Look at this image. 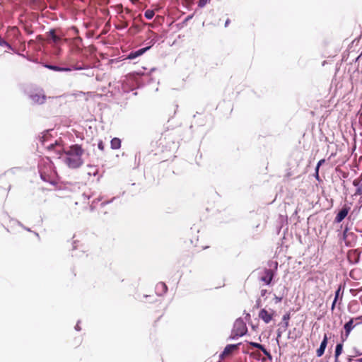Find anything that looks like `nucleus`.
I'll use <instances>...</instances> for the list:
<instances>
[{
    "mask_svg": "<svg viewBox=\"0 0 362 362\" xmlns=\"http://www.w3.org/2000/svg\"><path fill=\"white\" fill-rule=\"evenodd\" d=\"M65 162L70 168H78L79 167L83 161L81 159V156L83 154V151L81 147L78 146H72L69 148V149L65 151Z\"/></svg>",
    "mask_w": 362,
    "mask_h": 362,
    "instance_id": "nucleus-1",
    "label": "nucleus"
},
{
    "mask_svg": "<svg viewBox=\"0 0 362 362\" xmlns=\"http://www.w3.org/2000/svg\"><path fill=\"white\" fill-rule=\"evenodd\" d=\"M274 314L275 312L274 310H267V309L263 308L260 310L258 316L266 324H268L272 320Z\"/></svg>",
    "mask_w": 362,
    "mask_h": 362,
    "instance_id": "nucleus-2",
    "label": "nucleus"
},
{
    "mask_svg": "<svg viewBox=\"0 0 362 362\" xmlns=\"http://www.w3.org/2000/svg\"><path fill=\"white\" fill-rule=\"evenodd\" d=\"M29 98L33 104H42L46 99L43 92H30Z\"/></svg>",
    "mask_w": 362,
    "mask_h": 362,
    "instance_id": "nucleus-3",
    "label": "nucleus"
},
{
    "mask_svg": "<svg viewBox=\"0 0 362 362\" xmlns=\"http://www.w3.org/2000/svg\"><path fill=\"white\" fill-rule=\"evenodd\" d=\"M45 66L50 70L54 71H70L72 69H81V67H76L75 66H71L69 67H61L58 66L54 65H50V64H45Z\"/></svg>",
    "mask_w": 362,
    "mask_h": 362,
    "instance_id": "nucleus-4",
    "label": "nucleus"
},
{
    "mask_svg": "<svg viewBox=\"0 0 362 362\" xmlns=\"http://www.w3.org/2000/svg\"><path fill=\"white\" fill-rule=\"evenodd\" d=\"M149 48H150L149 47H144V48L138 49L135 52H132L131 53H129V54L128 56V59H135L137 57L142 55Z\"/></svg>",
    "mask_w": 362,
    "mask_h": 362,
    "instance_id": "nucleus-5",
    "label": "nucleus"
},
{
    "mask_svg": "<svg viewBox=\"0 0 362 362\" xmlns=\"http://www.w3.org/2000/svg\"><path fill=\"white\" fill-rule=\"evenodd\" d=\"M349 209L347 208H343L337 214L336 217L337 222H341L348 214Z\"/></svg>",
    "mask_w": 362,
    "mask_h": 362,
    "instance_id": "nucleus-6",
    "label": "nucleus"
},
{
    "mask_svg": "<svg viewBox=\"0 0 362 362\" xmlns=\"http://www.w3.org/2000/svg\"><path fill=\"white\" fill-rule=\"evenodd\" d=\"M327 337L325 336V338H324L323 341H322L320 348L317 350V356H321L324 354L325 348L327 346Z\"/></svg>",
    "mask_w": 362,
    "mask_h": 362,
    "instance_id": "nucleus-7",
    "label": "nucleus"
},
{
    "mask_svg": "<svg viewBox=\"0 0 362 362\" xmlns=\"http://www.w3.org/2000/svg\"><path fill=\"white\" fill-rule=\"evenodd\" d=\"M273 278V273L271 271H267L265 275L262 277V281H263L267 284H269Z\"/></svg>",
    "mask_w": 362,
    "mask_h": 362,
    "instance_id": "nucleus-8",
    "label": "nucleus"
},
{
    "mask_svg": "<svg viewBox=\"0 0 362 362\" xmlns=\"http://www.w3.org/2000/svg\"><path fill=\"white\" fill-rule=\"evenodd\" d=\"M110 146L112 149H119L121 147V140L118 138H113L111 140Z\"/></svg>",
    "mask_w": 362,
    "mask_h": 362,
    "instance_id": "nucleus-9",
    "label": "nucleus"
},
{
    "mask_svg": "<svg viewBox=\"0 0 362 362\" xmlns=\"http://www.w3.org/2000/svg\"><path fill=\"white\" fill-rule=\"evenodd\" d=\"M235 326H238L240 328V331L237 333V334L243 335L245 332V326L243 321L237 320L235 322Z\"/></svg>",
    "mask_w": 362,
    "mask_h": 362,
    "instance_id": "nucleus-10",
    "label": "nucleus"
},
{
    "mask_svg": "<svg viewBox=\"0 0 362 362\" xmlns=\"http://www.w3.org/2000/svg\"><path fill=\"white\" fill-rule=\"evenodd\" d=\"M236 349V346L235 345H228L227 346L223 354H222V356H228V354H230L231 352H233L235 349Z\"/></svg>",
    "mask_w": 362,
    "mask_h": 362,
    "instance_id": "nucleus-11",
    "label": "nucleus"
},
{
    "mask_svg": "<svg viewBox=\"0 0 362 362\" xmlns=\"http://www.w3.org/2000/svg\"><path fill=\"white\" fill-rule=\"evenodd\" d=\"M49 35L54 43H58L61 41V37L55 34L54 30H51L49 32Z\"/></svg>",
    "mask_w": 362,
    "mask_h": 362,
    "instance_id": "nucleus-12",
    "label": "nucleus"
},
{
    "mask_svg": "<svg viewBox=\"0 0 362 362\" xmlns=\"http://www.w3.org/2000/svg\"><path fill=\"white\" fill-rule=\"evenodd\" d=\"M342 344H339L337 345L334 354L335 360H339V356L342 352Z\"/></svg>",
    "mask_w": 362,
    "mask_h": 362,
    "instance_id": "nucleus-13",
    "label": "nucleus"
},
{
    "mask_svg": "<svg viewBox=\"0 0 362 362\" xmlns=\"http://www.w3.org/2000/svg\"><path fill=\"white\" fill-rule=\"evenodd\" d=\"M155 15V12L153 10L148 9L144 13V16L147 19H151Z\"/></svg>",
    "mask_w": 362,
    "mask_h": 362,
    "instance_id": "nucleus-14",
    "label": "nucleus"
},
{
    "mask_svg": "<svg viewBox=\"0 0 362 362\" xmlns=\"http://www.w3.org/2000/svg\"><path fill=\"white\" fill-rule=\"evenodd\" d=\"M250 345L254 347H257V348L261 349L264 352V354L268 355V352L261 344L255 343V342H251Z\"/></svg>",
    "mask_w": 362,
    "mask_h": 362,
    "instance_id": "nucleus-15",
    "label": "nucleus"
},
{
    "mask_svg": "<svg viewBox=\"0 0 362 362\" xmlns=\"http://www.w3.org/2000/svg\"><path fill=\"white\" fill-rule=\"evenodd\" d=\"M211 0H199L198 2V6L201 8H203Z\"/></svg>",
    "mask_w": 362,
    "mask_h": 362,
    "instance_id": "nucleus-16",
    "label": "nucleus"
},
{
    "mask_svg": "<svg viewBox=\"0 0 362 362\" xmlns=\"http://www.w3.org/2000/svg\"><path fill=\"white\" fill-rule=\"evenodd\" d=\"M344 328L347 332H349L352 328V321L347 322L345 325Z\"/></svg>",
    "mask_w": 362,
    "mask_h": 362,
    "instance_id": "nucleus-17",
    "label": "nucleus"
},
{
    "mask_svg": "<svg viewBox=\"0 0 362 362\" xmlns=\"http://www.w3.org/2000/svg\"><path fill=\"white\" fill-rule=\"evenodd\" d=\"M272 298L275 303H278L281 300V297H278L276 295H273Z\"/></svg>",
    "mask_w": 362,
    "mask_h": 362,
    "instance_id": "nucleus-18",
    "label": "nucleus"
},
{
    "mask_svg": "<svg viewBox=\"0 0 362 362\" xmlns=\"http://www.w3.org/2000/svg\"><path fill=\"white\" fill-rule=\"evenodd\" d=\"M289 315H284L283 317V320L286 322V325L287 326L288 325V321L289 320Z\"/></svg>",
    "mask_w": 362,
    "mask_h": 362,
    "instance_id": "nucleus-19",
    "label": "nucleus"
},
{
    "mask_svg": "<svg viewBox=\"0 0 362 362\" xmlns=\"http://www.w3.org/2000/svg\"><path fill=\"white\" fill-rule=\"evenodd\" d=\"M128 26V23L127 22H124L121 26L118 27V28H125Z\"/></svg>",
    "mask_w": 362,
    "mask_h": 362,
    "instance_id": "nucleus-20",
    "label": "nucleus"
},
{
    "mask_svg": "<svg viewBox=\"0 0 362 362\" xmlns=\"http://www.w3.org/2000/svg\"><path fill=\"white\" fill-rule=\"evenodd\" d=\"M230 22V19H227L225 23V26L227 27L229 25Z\"/></svg>",
    "mask_w": 362,
    "mask_h": 362,
    "instance_id": "nucleus-21",
    "label": "nucleus"
},
{
    "mask_svg": "<svg viewBox=\"0 0 362 362\" xmlns=\"http://www.w3.org/2000/svg\"><path fill=\"white\" fill-rule=\"evenodd\" d=\"M98 148H99L100 149H101V150H103V146L102 142H100V143L98 144Z\"/></svg>",
    "mask_w": 362,
    "mask_h": 362,
    "instance_id": "nucleus-22",
    "label": "nucleus"
},
{
    "mask_svg": "<svg viewBox=\"0 0 362 362\" xmlns=\"http://www.w3.org/2000/svg\"><path fill=\"white\" fill-rule=\"evenodd\" d=\"M25 30H26V32H27L28 34L32 33V30H30V29H28V28H25Z\"/></svg>",
    "mask_w": 362,
    "mask_h": 362,
    "instance_id": "nucleus-23",
    "label": "nucleus"
},
{
    "mask_svg": "<svg viewBox=\"0 0 362 362\" xmlns=\"http://www.w3.org/2000/svg\"><path fill=\"white\" fill-rule=\"evenodd\" d=\"M266 293H267V291H262V296H264Z\"/></svg>",
    "mask_w": 362,
    "mask_h": 362,
    "instance_id": "nucleus-24",
    "label": "nucleus"
},
{
    "mask_svg": "<svg viewBox=\"0 0 362 362\" xmlns=\"http://www.w3.org/2000/svg\"><path fill=\"white\" fill-rule=\"evenodd\" d=\"M320 163H321V161H320V162L318 163L317 168L319 167V165H320Z\"/></svg>",
    "mask_w": 362,
    "mask_h": 362,
    "instance_id": "nucleus-25",
    "label": "nucleus"
}]
</instances>
